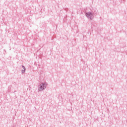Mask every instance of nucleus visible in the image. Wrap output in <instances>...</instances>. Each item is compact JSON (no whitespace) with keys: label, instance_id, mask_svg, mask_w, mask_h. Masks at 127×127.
Listing matches in <instances>:
<instances>
[{"label":"nucleus","instance_id":"nucleus-1","mask_svg":"<svg viewBox=\"0 0 127 127\" xmlns=\"http://www.w3.org/2000/svg\"><path fill=\"white\" fill-rule=\"evenodd\" d=\"M48 83L47 82H41L38 86V92H42L47 88Z\"/></svg>","mask_w":127,"mask_h":127},{"label":"nucleus","instance_id":"nucleus-3","mask_svg":"<svg viewBox=\"0 0 127 127\" xmlns=\"http://www.w3.org/2000/svg\"><path fill=\"white\" fill-rule=\"evenodd\" d=\"M22 68H23V70H21V72L22 73V74H23L25 72V70H26V68L23 65H22Z\"/></svg>","mask_w":127,"mask_h":127},{"label":"nucleus","instance_id":"nucleus-2","mask_svg":"<svg viewBox=\"0 0 127 127\" xmlns=\"http://www.w3.org/2000/svg\"><path fill=\"white\" fill-rule=\"evenodd\" d=\"M85 16L88 19H89V20H92L94 18V12H86L85 13Z\"/></svg>","mask_w":127,"mask_h":127}]
</instances>
